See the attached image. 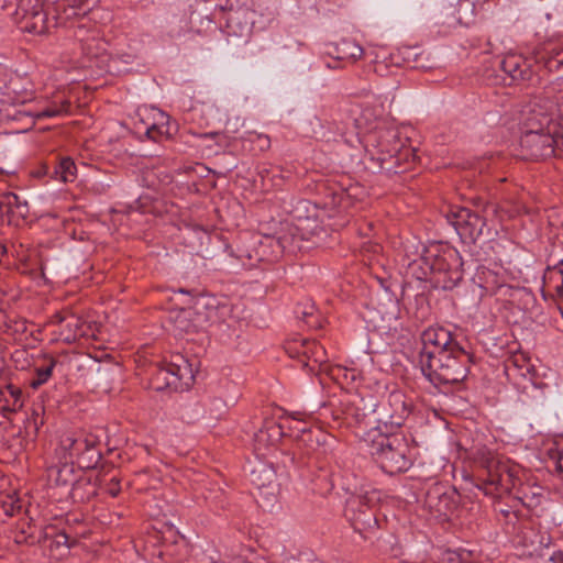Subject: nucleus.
I'll return each instance as SVG.
<instances>
[{
	"instance_id": "nucleus-1",
	"label": "nucleus",
	"mask_w": 563,
	"mask_h": 563,
	"mask_svg": "<svg viewBox=\"0 0 563 563\" xmlns=\"http://www.w3.org/2000/svg\"><path fill=\"white\" fill-rule=\"evenodd\" d=\"M419 364L434 386L463 382L470 369L471 355L456 338L442 327H431L421 334Z\"/></svg>"
},
{
	"instance_id": "nucleus-2",
	"label": "nucleus",
	"mask_w": 563,
	"mask_h": 563,
	"mask_svg": "<svg viewBox=\"0 0 563 563\" xmlns=\"http://www.w3.org/2000/svg\"><path fill=\"white\" fill-rule=\"evenodd\" d=\"M88 0H21L16 16L23 32L41 35L51 27L67 26L77 16L85 15Z\"/></svg>"
},
{
	"instance_id": "nucleus-3",
	"label": "nucleus",
	"mask_w": 563,
	"mask_h": 563,
	"mask_svg": "<svg viewBox=\"0 0 563 563\" xmlns=\"http://www.w3.org/2000/svg\"><path fill=\"white\" fill-rule=\"evenodd\" d=\"M484 474L481 475V489L485 495L501 496L504 493H512L515 497L527 508L539 507L544 498L543 488L538 485L521 483L517 476L518 470L507 461L496 456H488L484 462Z\"/></svg>"
},
{
	"instance_id": "nucleus-4",
	"label": "nucleus",
	"mask_w": 563,
	"mask_h": 563,
	"mask_svg": "<svg viewBox=\"0 0 563 563\" xmlns=\"http://www.w3.org/2000/svg\"><path fill=\"white\" fill-rule=\"evenodd\" d=\"M552 107L551 100L544 101V104L536 102L526 113L520 137L521 153L525 158L539 159L563 155V148L558 144L551 129L552 113L548 110Z\"/></svg>"
},
{
	"instance_id": "nucleus-5",
	"label": "nucleus",
	"mask_w": 563,
	"mask_h": 563,
	"mask_svg": "<svg viewBox=\"0 0 563 563\" xmlns=\"http://www.w3.org/2000/svg\"><path fill=\"white\" fill-rule=\"evenodd\" d=\"M407 139L400 137L398 129L379 125L374 131L366 133L364 146L372 159H376L380 164L382 169L396 173V168L402 163L416 158L415 151L407 145Z\"/></svg>"
},
{
	"instance_id": "nucleus-6",
	"label": "nucleus",
	"mask_w": 563,
	"mask_h": 563,
	"mask_svg": "<svg viewBox=\"0 0 563 563\" xmlns=\"http://www.w3.org/2000/svg\"><path fill=\"white\" fill-rule=\"evenodd\" d=\"M311 413L294 411L283 417L279 423L272 420L266 421L263 428L255 434V440L264 446L273 445L283 435L287 434L307 446V454L313 453L325 442L327 435L320 431L316 433L311 431Z\"/></svg>"
},
{
	"instance_id": "nucleus-7",
	"label": "nucleus",
	"mask_w": 563,
	"mask_h": 563,
	"mask_svg": "<svg viewBox=\"0 0 563 563\" xmlns=\"http://www.w3.org/2000/svg\"><path fill=\"white\" fill-rule=\"evenodd\" d=\"M412 440L401 433H374L369 440V453L379 467L394 475L407 472L415 459Z\"/></svg>"
},
{
	"instance_id": "nucleus-8",
	"label": "nucleus",
	"mask_w": 563,
	"mask_h": 563,
	"mask_svg": "<svg viewBox=\"0 0 563 563\" xmlns=\"http://www.w3.org/2000/svg\"><path fill=\"white\" fill-rule=\"evenodd\" d=\"M84 468L75 467L73 463L60 460V463L47 470L51 486L60 488L66 497L74 501H85L96 494V487L85 476Z\"/></svg>"
},
{
	"instance_id": "nucleus-9",
	"label": "nucleus",
	"mask_w": 563,
	"mask_h": 563,
	"mask_svg": "<svg viewBox=\"0 0 563 563\" xmlns=\"http://www.w3.org/2000/svg\"><path fill=\"white\" fill-rule=\"evenodd\" d=\"M59 460L77 463L79 468H93L101 460L100 441L93 434H66L56 449Z\"/></svg>"
},
{
	"instance_id": "nucleus-10",
	"label": "nucleus",
	"mask_w": 563,
	"mask_h": 563,
	"mask_svg": "<svg viewBox=\"0 0 563 563\" xmlns=\"http://www.w3.org/2000/svg\"><path fill=\"white\" fill-rule=\"evenodd\" d=\"M377 499L378 494L373 489L354 494L346 501L345 516L353 529L365 539L378 527L375 511L372 508Z\"/></svg>"
},
{
	"instance_id": "nucleus-11",
	"label": "nucleus",
	"mask_w": 563,
	"mask_h": 563,
	"mask_svg": "<svg viewBox=\"0 0 563 563\" xmlns=\"http://www.w3.org/2000/svg\"><path fill=\"white\" fill-rule=\"evenodd\" d=\"M410 413V407L407 405L405 396L400 393H393L388 399L383 402H376L375 418L373 423L372 438L374 433H394L400 428Z\"/></svg>"
},
{
	"instance_id": "nucleus-12",
	"label": "nucleus",
	"mask_w": 563,
	"mask_h": 563,
	"mask_svg": "<svg viewBox=\"0 0 563 563\" xmlns=\"http://www.w3.org/2000/svg\"><path fill=\"white\" fill-rule=\"evenodd\" d=\"M376 402L373 395L347 394L340 401V415H335L334 418L343 419L347 424H364L372 431Z\"/></svg>"
},
{
	"instance_id": "nucleus-13",
	"label": "nucleus",
	"mask_w": 563,
	"mask_h": 563,
	"mask_svg": "<svg viewBox=\"0 0 563 563\" xmlns=\"http://www.w3.org/2000/svg\"><path fill=\"white\" fill-rule=\"evenodd\" d=\"M448 221L454 227L461 238L475 241L483 234L485 219L465 207H453L446 213Z\"/></svg>"
},
{
	"instance_id": "nucleus-14",
	"label": "nucleus",
	"mask_w": 563,
	"mask_h": 563,
	"mask_svg": "<svg viewBox=\"0 0 563 563\" xmlns=\"http://www.w3.org/2000/svg\"><path fill=\"white\" fill-rule=\"evenodd\" d=\"M137 121L134 128L137 133H144L147 139L159 142L169 134V117L156 108H143L137 110Z\"/></svg>"
},
{
	"instance_id": "nucleus-15",
	"label": "nucleus",
	"mask_w": 563,
	"mask_h": 563,
	"mask_svg": "<svg viewBox=\"0 0 563 563\" xmlns=\"http://www.w3.org/2000/svg\"><path fill=\"white\" fill-rule=\"evenodd\" d=\"M459 252L455 250L444 253L434 260L431 269L437 274L435 283L442 289H453L463 278Z\"/></svg>"
},
{
	"instance_id": "nucleus-16",
	"label": "nucleus",
	"mask_w": 563,
	"mask_h": 563,
	"mask_svg": "<svg viewBox=\"0 0 563 563\" xmlns=\"http://www.w3.org/2000/svg\"><path fill=\"white\" fill-rule=\"evenodd\" d=\"M51 324L58 325L59 339L66 343H73L88 335L89 325L78 314L68 310L56 312L49 320Z\"/></svg>"
},
{
	"instance_id": "nucleus-17",
	"label": "nucleus",
	"mask_w": 563,
	"mask_h": 563,
	"mask_svg": "<svg viewBox=\"0 0 563 563\" xmlns=\"http://www.w3.org/2000/svg\"><path fill=\"white\" fill-rule=\"evenodd\" d=\"M16 80H10L0 91V121L18 120L21 115L26 114L18 109L19 104H24L30 96L26 91H19Z\"/></svg>"
},
{
	"instance_id": "nucleus-18",
	"label": "nucleus",
	"mask_w": 563,
	"mask_h": 563,
	"mask_svg": "<svg viewBox=\"0 0 563 563\" xmlns=\"http://www.w3.org/2000/svg\"><path fill=\"white\" fill-rule=\"evenodd\" d=\"M457 494L444 485L435 484L426 494V505L439 516H448L457 505Z\"/></svg>"
},
{
	"instance_id": "nucleus-19",
	"label": "nucleus",
	"mask_w": 563,
	"mask_h": 563,
	"mask_svg": "<svg viewBox=\"0 0 563 563\" xmlns=\"http://www.w3.org/2000/svg\"><path fill=\"white\" fill-rule=\"evenodd\" d=\"M42 545L49 558L54 560H62L69 554V550L75 541H71L70 538L64 532L58 531L53 527H49L45 530L44 537L42 540Z\"/></svg>"
},
{
	"instance_id": "nucleus-20",
	"label": "nucleus",
	"mask_w": 563,
	"mask_h": 563,
	"mask_svg": "<svg viewBox=\"0 0 563 563\" xmlns=\"http://www.w3.org/2000/svg\"><path fill=\"white\" fill-rule=\"evenodd\" d=\"M325 54L335 62L344 64L356 63L364 54L363 47L352 38H342L325 46Z\"/></svg>"
},
{
	"instance_id": "nucleus-21",
	"label": "nucleus",
	"mask_w": 563,
	"mask_h": 563,
	"mask_svg": "<svg viewBox=\"0 0 563 563\" xmlns=\"http://www.w3.org/2000/svg\"><path fill=\"white\" fill-rule=\"evenodd\" d=\"M206 307L203 302H198L197 306V327L191 321V310H180L173 317V327L176 335L189 334L203 328L210 320V316L202 312Z\"/></svg>"
},
{
	"instance_id": "nucleus-22",
	"label": "nucleus",
	"mask_w": 563,
	"mask_h": 563,
	"mask_svg": "<svg viewBox=\"0 0 563 563\" xmlns=\"http://www.w3.org/2000/svg\"><path fill=\"white\" fill-rule=\"evenodd\" d=\"M139 58L137 51L132 46L115 49L107 55L104 63L107 71L112 75H121L130 70Z\"/></svg>"
},
{
	"instance_id": "nucleus-23",
	"label": "nucleus",
	"mask_w": 563,
	"mask_h": 563,
	"mask_svg": "<svg viewBox=\"0 0 563 563\" xmlns=\"http://www.w3.org/2000/svg\"><path fill=\"white\" fill-rule=\"evenodd\" d=\"M500 68L512 81L527 80L531 76L528 60L519 54H507L500 62Z\"/></svg>"
},
{
	"instance_id": "nucleus-24",
	"label": "nucleus",
	"mask_w": 563,
	"mask_h": 563,
	"mask_svg": "<svg viewBox=\"0 0 563 563\" xmlns=\"http://www.w3.org/2000/svg\"><path fill=\"white\" fill-rule=\"evenodd\" d=\"M24 404L23 393L11 383L0 384V412L3 416L19 411Z\"/></svg>"
},
{
	"instance_id": "nucleus-25",
	"label": "nucleus",
	"mask_w": 563,
	"mask_h": 563,
	"mask_svg": "<svg viewBox=\"0 0 563 563\" xmlns=\"http://www.w3.org/2000/svg\"><path fill=\"white\" fill-rule=\"evenodd\" d=\"M521 544L529 554H539L551 544V536L536 527H526L521 531Z\"/></svg>"
},
{
	"instance_id": "nucleus-26",
	"label": "nucleus",
	"mask_w": 563,
	"mask_h": 563,
	"mask_svg": "<svg viewBox=\"0 0 563 563\" xmlns=\"http://www.w3.org/2000/svg\"><path fill=\"white\" fill-rule=\"evenodd\" d=\"M426 57V52L418 46H402L398 48L397 54L393 55L395 64H402L413 69H430L433 65L428 63H420V59Z\"/></svg>"
},
{
	"instance_id": "nucleus-27",
	"label": "nucleus",
	"mask_w": 563,
	"mask_h": 563,
	"mask_svg": "<svg viewBox=\"0 0 563 563\" xmlns=\"http://www.w3.org/2000/svg\"><path fill=\"white\" fill-rule=\"evenodd\" d=\"M192 379V374L189 365L183 360V364L169 363L159 367L156 372V379L165 382L166 386H175L178 380Z\"/></svg>"
},
{
	"instance_id": "nucleus-28",
	"label": "nucleus",
	"mask_w": 563,
	"mask_h": 563,
	"mask_svg": "<svg viewBox=\"0 0 563 563\" xmlns=\"http://www.w3.org/2000/svg\"><path fill=\"white\" fill-rule=\"evenodd\" d=\"M484 212L486 216L494 214L498 217L500 221H504L505 219H511L521 214L522 212H527V209L521 201L507 199L500 206L495 203L486 205Z\"/></svg>"
},
{
	"instance_id": "nucleus-29",
	"label": "nucleus",
	"mask_w": 563,
	"mask_h": 563,
	"mask_svg": "<svg viewBox=\"0 0 563 563\" xmlns=\"http://www.w3.org/2000/svg\"><path fill=\"white\" fill-rule=\"evenodd\" d=\"M56 364L57 361L51 355H44L41 360H38L35 363L34 376L30 380V386L36 389L43 384L47 383L52 377Z\"/></svg>"
},
{
	"instance_id": "nucleus-30",
	"label": "nucleus",
	"mask_w": 563,
	"mask_h": 563,
	"mask_svg": "<svg viewBox=\"0 0 563 563\" xmlns=\"http://www.w3.org/2000/svg\"><path fill=\"white\" fill-rule=\"evenodd\" d=\"M350 113L352 114L354 125L358 131H366L369 133L371 131H374L375 128H379L378 125L374 126L377 117L371 107L355 106L350 109Z\"/></svg>"
},
{
	"instance_id": "nucleus-31",
	"label": "nucleus",
	"mask_w": 563,
	"mask_h": 563,
	"mask_svg": "<svg viewBox=\"0 0 563 563\" xmlns=\"http://www.w3.org/2000/svg\"><path fill=\"white\" fill-rule=\"evenodd\" d=\"M27 203L22 201L20 197L14 192H5L0 197V214H7L9 218L11 214L18 213L24 217L27 213Z\"/></svg>"
},
{
	"instance_id": "nucleus-32",
	"label": "nucleus",
	"mask_w": 563,
	"mask_h": 563,
	"mask_svg": "<svg viewBox=\"0 0 563 563\" xmlns=\"http://www.w3.org/2000/svg\"><path fill=\"white\" fill-rule=\"evenodd\" d=\"M71 30V36L81 45L89 40V35L92 31H97L98 27L91 23L85 15H80L71 19L67 26Z\"/></svg>"
},
{
	"instance_id": "nucleus-33",
	"label": "nucleus",
	"mask_w": 563,
	"mask_h": 563,
	"mask_svg": "<svg viewBox=\"0 0 563 563\" xmlns=\"http://www.w3.org/2000/svg\"><path fill=\"white\" fill-rule=\"evenodd\" d=\"M537 59L544 62L549 70H558L563 65V46L550 43L537 54Z\"/></svg>"
},
{
	"instance_id": "nucleus-34",
	"label": "nucleus",
	"mask_w": 563,
	"mask_h": 563,
	"mask_svg": "<svg viewBox=\"0 0 563 563\" xmlns=\"http://www.w3.org/2000/svg\"><path fill=\"white\" fill-rule=\"evenodd\" d=\"M107 43L102 40L100 30L92 31L89 40L80 45L82 53L90 58H101L104 63L107 57L106 53Z\"/></svg>"
},
{
	"instance_id": "nucleus-35",
	"label": "nucleus",
	"mask_w": 563,
	"mask_h": 563,
	"mask_svg": "<svg viewBox=\"0 0 563 563\" xmlns=\"http://www.w3.org/2000/svg\"><path fill=\"white\" fill-rule=\"evenodd\" d=\"M544 287L555 294L558 297L563 298V261L558 266L547 269L543 277Z\"/></svg>"
},
{
	"instance_id": "nucleus-36",
	"label": "nucleus",
	"mask_w": 563,
	"mask_h": 563,
	"mask_svg": "<svg viewBox=\"0 0 563 563\" xmlns=\"http://www.w3.org/2000/svg\"><path fill=\"white\" fill-rule=\"evenodd\" d=\"M302 354L309 362L314 364H323L327 362V353L324 347L317 341H305L302 343Z\"/></svg>"
},
{
	"instance_id": "nucleus-37",
	"label": "nucleus",
	"mask_w": 563,
	"mask_h": 563,
	"mask_svg": "<svg viewBox=\"0 0 563 563\" xmlns=\"http://www.w3.org/2000/svg\"><path fill=\"white\" fill-rule=\"evenodd\" d=\"M295 312L297 317L301 319L305 323H307L309 327H320L319 317L317 316V308L314 303L306 302L302 305H298Z\"/></svg>"
},
{
	"instance_id": "nucleus-38",
	"label": "nucleus",
	"mask_w": 563,
	"mask_h": 563,
	"mask_svg": "<svg viewBox=\"0 0 563 563\" xmlns=\"http://www.w3.org/2000/svg\"><path fill=\"white\" fill-rule=\"evenodd\" d=\"M55 174L64 183L73 181L76 177L75 162L69 157L62 158L55 168Z\"/></svg>"
},
{
	"instance_id": "nucleus-39",
	"label": "nucleus",
	"mask_w": 563,
	"mask_h": 563,
	"mask_svg": "<svg viewBox=\"0 0 563 563\" xmlns=\"http://www.w3.org/2000/svg\"><path fill=\"white\" fill-rule=\"evenodd\" d=\"M274 477V472L269 468L260 464L256 468L251 472V481L258 488H263L266 485H269Z\"/></svg>"
},
{
	"instance_id": "nucleus-40",
	"label": "nucleus",
	"mask_w": 563,
	"mask_h": 563,
	"mask_svg": "<svg viewBox=\"0 0 563 563\" xmlns=\"http://www.w3.org/2000/svg\"><path fill=\"white\" fill-rule=\"evenodd\" d=\"M68 107H69L68 102L63 103L60 107H56V106L49 107V108L38 112L36 114V118L42 119V118H53V117L60 115L63 112L67 111Z\"/></svg>"
},
{
	"instance_id": "nucleus-41",
	"label": "nucleus",
	"mask_w": 563,
	"mask_h": 563,
	"mask_svg": "<svg viewBox=\"0 0 563 563\" xmlns=\"http://www.w3.org/2000/svg\"><path fill=\"white\" fill-rule=\"evenodd\" d=\"M316 123L319 126V130L313 129V134H314V136L317 139L322 140V141H327V142L335 140V133L332 132L330 130V128L325 129L324 125L322 124V122L319 119H316Z\"/></svg>"
},
{
	"instance_id": "nucleus-42",
	"label": "nucleus",
	"mask_w": 563,
	"mask_h": 563,
	"mask_svg": "<svg viewBox=\"0 0 563 563\" xmlns=\"http://www.w3.org/2000/svg\"><path fill=\"white\" fill-rule=\"evenodd\" d=\"M553 108H554V106L551 109L548 110L552 114H553V112H552ZM551 129H552V131L554 133V136H555V139L558 141V144L560 145L561 148H563V114L555 122L552 119Z\"/></svg>"
},
{
	"instance_id": "nucleus-43",
	"label": "nucleus",
	"mask_w": 563,
	"mask_h": 563,
	"mask_svg": "<svg viewBox=\"0 0 563 563\" xmlns=\"http://www.w3.org/2000/svg\"><path fill=\"white\" fill-rule=\"evenodd\" d=\"M470 553L448 551L444 560L446 563H468Z\"/></svg>"
},
{
	"instance_id": "nucleus-44",
	"label": "nucleus",
	"mask_w": 563,
	"mask_h": 563,
	"mask_svg": "<svg viewBox=\"0 0 563 563\" xmlns=\"http://www.w3.org/2000/svg\"><path fill=\"white\" fill-rule=\"evenodd\" d=\"M43 413L44 408L42 406H37L33 409L30 424L32 423L36 431L38 430L40 426L44 424Z\"/></svg>"
},
{
	"instance_id": "nucleus-45",
	"label": "nucleus",
	"mask_w": 563,
	"mask_h": 563,
	"mask_svg": "<svg viewBox=\"0 0 563 563\" xmlns=\"http://www.w3.org/2000/svg\"><path fill=\"white\" fill-rule=\"evenodd\" d=\"M120 490V479H118L117 477H112L110 482L107 484L108 494L111 495L112 497H115L119 495Z\"/></svg>"
},
{
	"instance_id": "nucleus-46",
	"label": "nucleus",
	"mask_w": 563,
	"mask_h": 563,
	"mask_svg": "<svg viewBox=\"0 0 563 563\" xmlns=\"http://www.w3.org/2000/svg\"><path fill=\"white\" fill-rule=\"evenodd\" d=\"M20 1L21 0H0V9L8 10L10 7L15 4L16 5L15 10H18V5H19ZM13 15H14L15 21L20 25V21L18 20V16H16V11L13 12Z\"/></svg>"
},
{
	"instance_id": "nucleus-47",
	"label": "nucleus",
	"mask_w": 563,
	"mask_h": 563,
	"mask_svg": "<svg viewBox=\"0 0 563 563\" xmlns=\"http://www.w3.org/2000/svg\"><path fill=\"white\" fill-rule=\"evenodd\" d=\"M556 466L563 473V441L556 444Z\"/></svg>"
},
{
	"instance_id": "nucleus-48",
	"label": "nucleus",
	"mask_w": 563,
	"mask_h": 563,
	"mask_svg": "<svg viewBox=\"0 0 563 563\" xmlns=\"http://www.w3.org/2000/svg\"><path fill=\"white\" fill-rule=\"evenodd\" d=\"M240 20V13L239 12H235L233 14H231L228 19V29H229V33H236L235 30H234V24L238 23Z\"/></svg>"
},
{
	"instance_id": "nucleus-49",
	"label": "nucleus",
	"mask_w": 563,
	"mask_h": 563,
	"mask_svg": "<svg viewBox=\"0 0 563 563\" xmlns=\"http://www.w3.org/2000/svg\"><path fill=\"white\" fill-rule=\"evenodd\" d=\"M205 137H211V139H216V137H223V139H227L222 133L220 132H210V133H206L203 134Z\"/></svg>"
},
{
	"instance_id": "nucleus-50",
	"label": "nucleus",
	"mask_w": 563,
	"mask_h": 563,
	"mask_svg": "<svg viewBox=\"0 0 563 563\" xmlns=\"http://www.w3.org/2000/svg\"><path fill=\"white\" fill-rule=\"evenodd\" d=\"M7 255H8V250H7L5 245L0 243V263L2 262L3 257H7Z\"/></svg>"
},
{
	"instance_id": "nucleus-51",
	"label": "nucleus",
	"mask_w": 563,
	"mask_h": 563,
	"mask_svg": "<svg viewBox=\"0 0 563 563\" xmlns=\"http://www.w3.org/2000/svg\"><path fill=\"white\" fill-rule=\"evenodd\" d=\"M249 31V25L247 23H244L243 25H240V32L239 34L242 36L244 35L246 32Z\"/></svg>"
},
{
	"instance_id": "nucleus-52",
	"label": "nucleus",
	"mask_w": 563,
	"mask_h": 563,
	"mask_svg": "<svg viewBox=\"0 0 563 563\" xmlns=\"http://www.w3.org/2000/svg\"><path fill=\"white\" fill-rule=\"evenodd\" d=\"M420 63H428V64L432 65L429 54L427 52H426V57L421 58Z\"/></svg>"
},
{
	"instance_id": "nucleus-53",
	"label": "nucleus",
	"mask_w": 563,
	"mask_h": 563,
	"mask_svg": "<svg viewBox=\"0 0 563 563\" xmlns=\"http://www.w3.org/2000/svg\"><path fill=\"white\" fill-rule=\"evenodd\" d=\"M208 113L212 114V112H220V110L217 107L210 106L208 107Z\"/></svg>"
},
{
	"instance_id": "nucleus-54",
	"label": "nucleus",
	"mask_w": 563,
	"mask_h": 563,
	"mask_svg": "<svg viewBox=\"0 0 563 563\" xmlns=\"http://www.w3.org/2000/svg\"><path fill=\"white\" fill-rule=\"evenodd\" d=\"M506 518L509 517V515L514 514L510 509H500L499 510Z\"/></svg>"
},
{
	"instance_id": "nucleus-55",
	"label": "nucleus",
	"mask_w": 563,
	"mask_h": 563,
	"mask_svg": "<svg viewBox=\"0 0 563 563\" xmlns=\"http://www.w3.org/2000/svg\"><path fill=\"white\" fill-rule=\"evenodd\" d=\"M328 67H330V68H338V67H343V65H339V64L331 65V64H328Z\"/></svg>"
},
{
	"instance_id": "nucleus-56",
	"label": "nucleus",
	"mask_w": 563,
	"mask_h": 563,
	"mask_svg": "<svg viewBox=\"0 0 563 563\" xmlns=\"http://www.w3.org/2000/svg\"><path fill=\"white\" fill-rule=\"evenodd\" d=\"M16 254H18V256H19L21 260H25V258H24V255H23V254H21L19 251H16Z\"/></svg>"
},
{
	"instance_id": "nucleus-57",
	"label": "nucleus",
	"mask_w": 563,
	"mask_h": 563,
	"mask_svg": "<svg viewBox=\"0 0 563 563\" xmlns=\"http://www.w3.org/2000/svg\"><path fill=\"white\" fill-rule=\"evenodd\" d=\"M24 541H26V539H25V538H24V539H16V542H18V543H21V542H24Z\"/></svg>"
},
{
	"instance_id": "nucleus-58",
	"label": "nucleus",
	"mask_w": 563,
	"mask_h": 563,
	"mask_svg": "<svg viewBox=\"0 0 563 563\" xmlns=\"http://www.w3.org/2000/svg\"><path fill=\"white\" fill-rule=\"evenodd\" d=\"M7 514H9V516H12L13 514V510L11 512H9L8 510H5Z\"/></svg>"
},
{
	"instance_id": "nucleus-59",
	"label": "nucleus",
	"mask_w": 563,
	"mask_h": 563,
	"mask_svg": "<svg viewBox=\"0 0 563 563\" xmlns=\"http://www.w3.org/2000/svg\"><path fill=\"white\" fill-rule=\"evenodd\" d=\"M2 317H3V312H2V311H0V319H1Z\"/></svg>"
}]
</instances>
